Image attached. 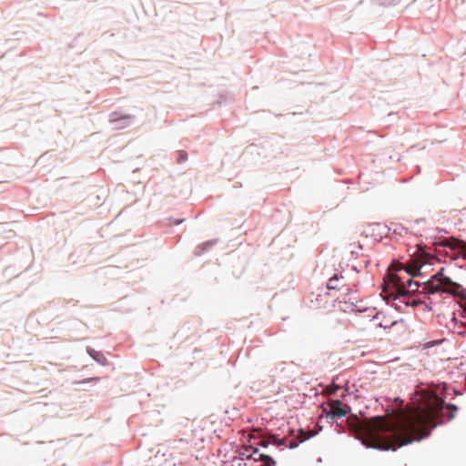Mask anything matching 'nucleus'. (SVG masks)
<instances>
[{
    "instance_id": "13",
    "label": "nucleus",
    "mask_w": 466,
    "mask_h": 466,
    "mask_svg": "<svg viewBox=\"0 0 466 466\" xmlns=\"http://www.w3.org/2000/svg\"><path fill=\"white\" fill-rule=\"evenodd\" d=\"M339 276L338 273L333 274L328 280L326 288L329 290L339 289Z\"/></svg>"
},
{
    "instance_id": "14",
    "label": "nucleus",
    "mask_w": 466,
    "mask_h": 466,
    "mask_svg": "<svg viewBox=\"0 0 466 466\" xmlns=\"http://www.w3.org/2000/svg\"><path fill=\"white\" fill-rule=\"evenodd\" d=\"M247 451H248V450H246V449L244 451H239L238 454L233 458V461H245L251 460L252 454H248Z\"/></svg>"
},
{
    "instance_id": "25",
    "label": "nucleus",
    "mask_w": 466,
    "mask_h": 466,
    "mask_svg": "<svg viewBox=\"0 0 466 466\" xmlns=\"http://www.w3.org/2000/svg\"><path fill=\"white\" fill-rule=\"evenodd\" d=\"M440 245L444 248L450 247V245L447 242H441V243H440Z\"/></svg>"
},
{
    "instance_id": "12",
    "label": "nucleus",
    "mask_w": 466,
    "mask_h": 466,
    "mask_svg": "<svg viewBox=\"0 0 466 466\" xmlns=\"http://www.w3.org/2000/svg\"><path fill=\"white\" fill-rule=\"evenodd\" d=\"M391 235H394L396 238L402 237L403 234L408 232V228H405L401 224H393L391 223Z\"/></svg>"
},
{
    "instance_id": "17",
    "label": "nucleus",
    "mask_w": 466,
    "mask_h": 466,
    "mask_svg": "<svg viewBox=\"0 0 466 466\" xmlns=\"http://www.w3.org/2000/svg\"><path fill=\"white\" fill-rule=\"evenodd\" d=\"M403 303L409 307H418L421 305L423 302L420 299H408L404 300Z\"/></svg>"
},
{
    "instance_id": "20",
    "label": "nucleus",
    "mask_w": 466,
    "mask_h": 466,
    "mask_svg": "<svg viewBox=\"0 0 466 466\" xmlns=\"http://www.w3.org/2000/svg\"><path fill=\"white\" fill-rule=\"evenodd\" d=\"M350 395V388L348 386V383L346 384V387L344 389V392L340 395L342 400H345V398Z\"/></svg>"
},
{
    "instance_id": "15",
    "label": "nucleus",
    "mask_w": 466,
    "mask_h": 466,
    "mask_svg": "<svg viewBox=\"0 0 466 466\" xmlns=\"http://www.w3.org/2000/svg\"><path fill=\"white\" fill-rule=\"evenodd\" d=\"M439 279H444L447 282H451V279L449 277L444 276V268H441L432 277L431 279L437 280Z\"/></svg>"
},
{
    "instance_id": "11",
    "label": "nucleus",
    "mask_w": 466,
    "mask_h": 466,
    "mask_svg": "<svg viewBox=\"0 0 466 466\" xmlns=\"http://www.w3.org/2000/svg\"><path fill=\"white\" fill-rule=\"evenodd\" d=\"M254 461H261L263 466L276 465V461L273 459V457L264 453H259L258 459H254Z\"/></svg>"
},
{
    "instance_id": "2",
    "label": "nucleus",
    "mask_w": 466,
    "mask_h": 466,
    "mask_svg": "<svg viewBox=\"0 0 466 466\" xmlns=\"http://www.w3.org/2000/svg\"><path fill=\"white\" fill-rule=\"evenodd\" d=\"M406 272L410 276V278L403 282L402 287L400 289V295L403 298H406L409 294L417 291L422 286L420 282L415 281L412 279L413 277L421 275L420 269L414 272L410 268H408L406 269Z\"/></svg>"
},
{
    "instance_id": "19",
    "label": "nucleus",
    "mask_w": 466,
    "mask_h": 466,
    "mask_svg": "<svg viewBox=\"0 0 466 466\" xmlns=\"http://www.w3.org/2000/svg\"><path fill=\"white\" fill-rule=\"evenodd\" d=\"M249 449H250V450H252V451H251V453H250V454H252V459H251V460H253V461H254V459H256V458L254 457V455L258 453V448H254V447H252V446L246 447V450H249Z\"/></svg>"
},
{
    "instance_id": "16",
    "label": "nucleus",
    "mask_w": 466,
    "mask_h": 466,
    "mask_svg": "<svg viewBox=\"0 0 466 466\" xmlns=\"http://www.w3.org/2000/svg\"><path fill=\"white\" fill-rule=\"evenodd\" d=\"M177 155V163L183 164L187 160V153L184 150H178L176 152Z\"/></svg>"
},
{
    "instance_id": "21",
    "label": "nucleus",
    "mask_w": 466,
    "mask_h": 466,
    "mask_svg": "<svg viewBox=\"0 0 466 466\" xmlns=\"http://www.w3.org/2000/svg\"><path fill=\"white\" fill-rule=\"evenodd\" d=\"M172 223L176 226L177 225H180L183 221H184V218H170Z\"/></svg>"
},
{
    "instance_id": "23",
    "label": "nucleus",
    "mask_w": 466,
    "mask_h": 466,
    "mask_svg": "<svg viewBox=\"0 0 466 466\" xmlns=\"http://www.w3.org/2000/svg\"><path fill=\"white\" fill-rule=\"evenodd\" d=\"M297 447H298V444H296L294 442H290V444L289 445V449H294V448H297Z\"/></svg>"
},
{
    "instance_id": "4",
    "label": "nucleus",
    "mask_w": 466,
    "mask_h": 466,
    "mask_svg": "<svg viewBox=\"0 0 466 466\" xmlns=\"http://www.w3.org/2000/svg\"><path fill=\"white\" fill-rule=\"evenodd\" d=\"M350 289L347 288L346 292L342 293L340 295V297L338 298V300L340 303L344 304V308L342 309V310L344 312H361V310L359 309L356 305L357 300L356 299L352 300L351 298L350 297Z\"/></svg>"
},
{
    "instance_id": "31",
    "label": "nucleus",
    "mask_w": 466,
    "mask_h": 466,
    "mask_svg": "<svg viewBox=\"0 0 466 466\" xmlns=\"http://www.w3.org/2000/svg\"><path fill=\"white\" fill-rule=\"evenodd\" d=\"M465 299H466V294H465Z\"/></svg>"
},
{
    "instance_id": "3",
    "label": "nucleus",
    "mask_w": 466,
    "mask_h": 466,
    "mask_svg": "<svg viewBox=\"0 0 466 466\" xmlns=\"http://www.w3.org/2000/svg\"><path fill=\"white\" fill-rule=\"evenodd\" d=\"M135 116L129 114H123L114 111L109 114V122L114 129H123L129 127Z\"/></svg>"
},
{
    "instance_id": "1",
    "label": "nucleus",
    "mask_w": 466,
    "mask_h": 466,
    "mask_svg": "<svg viewBox=\"0 0 466 466\" xmlns=\"http://www.w3.org/2000/svg\"><path fill=\"white\" fill-rule=\"evenodd\" d=\"M458 411V406L453 403H443L441 408V415L448 413L446 420H441L438 424L427 431L422 436L410 438L409 436L416 432L419 428L424 423V419L419 415L403 416L397 420H385L379 417V421L375 424L374 429L370 436L360 437L358 440L360 443L368 448L377 451H396L397 449L411 444L413 442H420L423 439L431 436L432 431L438 426L445 422L451 421Z\"/></svg>"
},
{
    "instance_id": "8",
    "label": "nucleus",
    "mask_w": 466,
    "mask_h": 466,
    "mask_svg": "<svg viewBox=\"0 0 466 466\" xmlns=\"http://www.w3.org/2000/svg\"><path fill=\"white\" fill-rule=\"evenodd\" d=\"M218 239L217 238H214V239H209L208 241H205L201 244H199L195 251H194V255L197 256V257H199V256H202L204 253L208 252L214 245H216L218 243Z\"/></svg>"
},
{
    "instance_id": "10",
    "label": "nucleus",
    "mask_w": 466,
    "mask_h": 466,
    "mask_svg": "<svg viewBox=\"0 0 466 466\" xmlns=\"http://www.w3.org/2000/svg\"><path fill=\"white\" fill-rule=\"evenodd\" d=\"M374 227L376 228L380 238L382 237H390L391 236V227L390 226L377 223L374 225Z\"/></svg>"
},
{
    "instance_id": "5",
    "label": "nucleus",
    "mask_w": 466,
    "mask_h": 466,
    "mask_svg": "<svg viewBox=\"0 0 466 466\" xmlns=\"http://www.w3.org/2000/svg\"><path fill=\"white\" fill-rule=\"evenodd\" d=\"M330 406L333 408L337 419L343 418L351 411V407L349 404L342 403L341 400H332Z\"/></svg>"
},
{
    "instance_id": "29",
    "label": "nucleus",
    "mask_w": 466,
    "mask_h": 466,
    "mask_svg": "<svg viewBox=\"0 0 466 466\" xmlns=\"http://www.w3.org/2000/svg\"><path fill=\"white\" fill-rule=\"evenodd\" d=\"M341 388L339 386H337V389L332 392V394H336L337 393V390H340Z\"/></svg>"
},
{
    "instance_id": "30",
    "label": "nucleus",
    "mask_w": 466,
    "mask_h": 466,
    "mask_svg": "<svg viewBox=\"0 0 466 466\" xmlns=\"http://www.w3.org/2000/svg\"><path fill=\"white\" fill-rule=\"evenodd\" d=\"M238 466H247V463L246 462H243V463L239 462Z\"/></svg>"
},
{
    "instance_id": "28",
    "label": "nucleus",
    "mask_w": 466,
    "mask_h": 466,
    "mask_svg": "<svg viewBox=\"0 0 466 466\" xmlns=\"http://www.w3.org/2000/svg\"><path fill=\"white\" fill-rule=\"evenodd\" d=\"M284 444V441L283 440H279V442H278V446H282Z\"/></svg>"
},
{
    "instance_id": "26",
    "label": "nucleus",
    "mask_w": 466,
    "mask_h": 466,
    "mask_svg": "<svg viewBox=\"0 0 466 466\" xmlns=\"http://www.w3.org/2000/svg\"><path fill=\"white\" fill-rule=\"evenodd\" d=\"M369 264H370V260H369V259H366V260L363 262V266H364V268H367Z\"/></svg>"
},
{
    "instance_id": "6",
    "label": "nucleus",
    "mask_w": 466,
    "mask_h": 466,
    "mask_svg": "<svg viewBox=\"0 0 466 466\" xmlns=\"http://www.w3.org/2000/svg\"><path fill=\"white\" fill-rule=\"evenodd\" d=\"M441 291L440 283H435L433 279H429L423 283L422 293L426 295H434Z\"/></svg>"
},
{
    "instance_id": "7",
    "label": "nucleus",
    "mask_w": 466,
    "mask_h": 466,
    "mask_svg": "<svg viewBox=\"0 0 466 466\" xmlns=\"http://www.w3.org/2000/svg\"><path fill=\"white\" fill-rule=\"evenodd\" d=\"M373 319H380L378 326L383 329H390L399 323L398 320H391L382 312H378Z\"/></svg>"
},
{
    "instance_id": "18",
    "label": "nucleus",
    "mask_w": 466,
    "mask_h": 466,
    "mask_svg": "<svg viewBox=\"0 0 466 466\" xmlns=\"http://www.w3.org/2000/svg\"><path fill=\"white\" fill-rule=\"evenodd\" d=\"M323 414L327 419H329L331 420L337 419V416H335V411L332 407L329 410H323Z\"/></svg>"
},
{
    "instance_id": "22",
    "label": "nucleus",
    "mask_w": 466,
    "mask_h": 466,
    "mask_svg": "<svg viewBox=\"0 0 466 466\" xmlns=\"http://www.w3.org/2000/svg\"><path fill=\"white\" fill-rule=\"evenodd\" d=\"M395 1L396 0H392V1H389V2L388 1H384V2H381V5H392V4H394Z\"/></svg>"
},
{
    "instance_id": "27",
    "label": "nucleus",
    "mask_w": 466,
    "mask_h": 466,
    "mask_svg": "<svg viewBox=\"0 0 466 466\" xmlns=\"http://www.w3.org/2000/svg\"><path fill=\"white\" fill-rule=\"evenodd\" d=\"M268 445H269V443H268V442H264V443H262L260 446H261L262 448H267Z\"/></svg>"
},
{
    "instance_id": "9",
    "label": "nucleus",
    "mask_w": 466,
    "mask_h": 466,
    "mask_svg": "<svg viewBox=\"0 0 466 466\" xmlns=\"http://www.w3.org/2000/svg\"><path fill=\"white\" fill-rule=\"evenodd\" d=\"M86 352L98 364L103 365V366L106 365L107 360L105 357L103 352L97 351L91 347L86 348Z\"/></svg>"
},
{
    "instance_id": "24",
    "label": "nucleus",
    "mask_w": 466,
    "mask_h": 466,
    "mask_svg": "<svg viewBox=\"0 0 466 466\" xmlns=\"http://www.w3.org/2000/svg\"><path fill=\"white\" fill-rule=\"evenodd\" d=\"M351 269H352V270H354V271H355V272H357V273H358V272H360V269L358 268V267H357V266H352V267H351Z\"/></svg>"
}]
</instances>
